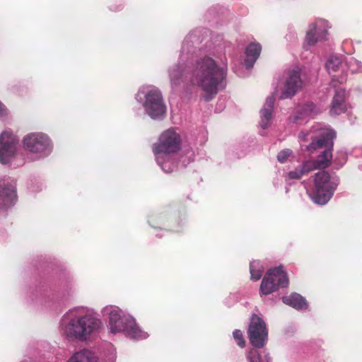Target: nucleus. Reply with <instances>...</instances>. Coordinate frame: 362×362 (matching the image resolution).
I'll return each mask as SVG.
<instances>
[{
    "label": "nucleus",
    "mask_w": 362,
    "mask_h": 362,
    "mask_svg": "<svg viewBox=\"0 0 362 362\" xmlns=\"http://www.w3.org/2000/svg\"><path fill=\"white\" fill-rule=\"evenodd\" d=\"M184 61L182 53L180 62L169 70L172 89L176 90L182 83L189 82L199 88L204 100L209 101L224 88L227 69L217 64L214 59L206 56L190 64H185Z\"/></svg>",
    "instance_id": "obj_1"
},
{
    "label": "nucleus",
    "mask_w": 362,
    "mask_h": 362,
    "mask_svg": "<svg viewBox=\"0 0 362 362\" xmlns=\"http://www.w3.org/2000/svg\"><path fill=\"white\" fill-rule=\"evenodd\" d=\"M101 326V320L92 309L75 307L62 316L60 331L68 339L86 341L96 333Z\"/></svg>",
    "instance_id": "obj_2"
},
{
    "label": "nucleus",
    "mask_w": 362,
    "mask_h": 362,
    "mask_svg": "<svg viewBox=\"0 0 362 362\" xmlns=\"http://www.w3.org/2000/svg\"><path fill=\"white\" fill-rule=\"evenodd\" d=\"M103 316L107 317L108 328L113 334L124 333L134 339H144L148 337L136 324L135 320L115 305H107L102 309Z\"/></svg>",
    "instance_id": "obj_3"
},
{
    "label": "nucleus",
    "mask_w": 362,
    "mask_h": 362,
    "mask_svg": "<svg viewBox=\"0 0 362 362\" xmlns=\"http://www.w3.org/2000/svg\"><path fill=\"white\" fill-rule=\"evenodd\" d=\"M180 136L173 129L164 131L153 146V152L157 163L165 173H171L176 168L173 155L180 149Z\"/></svg>",
    "instance_id": "obj_4"
},
{
    "label": "nucleus",
    "mask_w": 362,
    "mask_h": 362,
    "mask_svg": "<svg viewBox=\"0 0 362 362\" xmlns=\"http://www.w3.org/2000/svg\"><path fill=\"white\" fill-rule=\"evenodd\" d=\"M247 332L250 341L255 348L247 353L246 358L249 362H262L261 353L257 349L264 347L267 342L268 331L266 324L261 317L252 315Z\"/></svg>",
    "instance_id": "obj_5"
},
{
    "label": "nucleus",
    "mask_w": 362,
    "mask_h": 362,
    "mask_svg": "<svg viewBox=\"0 0 362 362\" xmlns=\"http://www.w3.org/2000/svg\"><path fill=\"white\" fill-rule=\"evenodd\" d=\"M338 184L337 177H331L326 171H320L315 175L314 188L310 197L315 203L324 205L331 199Z\"/></svg>",
    "instance_id": "obj_6"
},
{
    "label": "nucleus",
    "mask_w": 362,
    "mask_h": 362,
    "mask_svg": "<svg viewBox=\"0 0 362 362\" xmlns=\"http://www.w3.org/2000/svg\"><path fill=\"white\" fill-rule=\"evenodd\" d=\"M140 94L145 97L143 106L146 112L152 119L162 118L165 113L166 108L159 90L154 87H142L139 93V95Z\"/></svg>",
    "instance_id": "obj_7"
},
{
    "label": "nucleus",
    "mask_w": 362,
    "mask_h": 362,
    "mask_svg": "<svg viewBox=\"0 0 362 362\" xmlns=\"http://www.w3.org/2000/svg\"><path fill=\"white\" fill-rule=\"evenodd\" d=\"M334 137L335 133L332 129L317 127H313L306 132H301L298 136L301 141L312 140V142L307 146V149L310 151L321 148L324 146H332Z\"/></svg>",
    "instance_id": "obj_8"
},
{
    "label": "nucleus",
    "mask_w": 362,
    "mask_h": 362,
    "mask_svg": "<svg viewBox=\"0 0 362 362\" xmlns=\"http://www.w3.org/2000/svg\"><path fill=\"white\" fill-rule=\"evenodd\" d=\"M22 144L26 151L38 154L41 157L49 155L52 150L50 139L42 132L28 134L23 137Z\"/></svg>",
    "instance_id": "obj_9"
},
{
    "label": "nucleus",
    "mask_w": 362,
    "mask_h": 362,
    "mask_svg": "<svg viewBox=\"0 0 362 362\" xmlns=\"http://www.w3.org/2000/svg\"><path fill=\"white\" fill-rule=\"evenodd\" d=\"M288 284V279L282 267L270 269L262 281L260 293L262 295H269L279 287H286Z\"/></svg>",
    "instance_id": "obj_10"
},
{
    "label": "nucleus",
    "mask_w": 362,
    "mask_h": 362,
    "mask_svg": "<svg viewBox=\"0 0 362 362\" xmlns=\"http://www.w3.org/2000/svg\"><path fill=\"white\" fill-rule=\"evenodd\" d=\"M18 139L11 131L5 130L0 134V163L7 164L16 156Z\"/></svg>",
    "instance_id": "obj_11"
},
{
    "label": "nucleus",
    "mask_w": 362,
    "mask_h": 362,
    "mask_svg": "<svg viewBox=\"0 0 362 362\" xmlns=\"http://www.w3.org/2000/svg\"><path fill=\"white\" fill-rule=\"evenodd\" d=\"M361 66V62L353 57L346 59V63L344 64L342 57L337 55L331 56L326 62V69L328 73L333 76H335L338 71H344L345 67L349 69L351 73H354Z\"/></svg>",
    "instance_id": "obj_12"
},
{
    "label": "nucleus",
    "mask_w": 362,
    "mask_h": 362,
    "mask_svg": "<svg viewBox=\"0 0 362 362\" xmlns=\"http://www.w3.org/2000/svg\"><path fill=\"white\" fill-rule=\"evenodd\" d=\"M302 88V80L298 70L288 71L284 82L279 99L291 98Z\"/></svg>",
    "instance_id": "obj_13"
},
{
    "label": "nucleus",
    "mask_w": 362,
    "mask_h": 362,
    "mask_svg": "<svg viewBox=\"0 0 362 362\" xmlns=\"http://www.w3.org/2000/svg\"><path fill=\"white\" fill-rule=\"evenodd\" d=\"M16 201V187L8 177L0 179V209L13 206Z\"/></svg>",
    "instance_id": "obj_14"
},
{
    "label": "nucleus",
    "mask_w": 362,
    "mask_h": 362,
    "mask_svg": "<svg viewBox=\"0 0 362 362\" xmlns=\"http://www.w3.org/2000/svg\"><path fill=\"white\" fill-rule=\"evenodd\" d=\"M327 30L322 22L311 25L303 44V47L308 50L316 43L327 40Z\"/></svg>",
    "instance_id": "obj_15"
},
{
    "label": "nucleus",
    "mask_w": 362,
    "mask_h": 362,
    "mask_svg": "<svg viewBox=\"0 0 362 362\" xmlns=\"http://www.w3.org/2000/svg\"><path fill=\"white\" fill-rule=\"evenodd\" d=\"M274 102L275 98L273 95L267 97L263 107L260 110L259 125L263 129H267L272 124Z\"/></svg>",
    "instance_id": "obj_16"
},
{
    "label": "nucleus",
    "mask_w": 362,
    "mask_h": 362,
    "mask_svg": "<svg viewBox=\"0 0 362 362\" xmlns=\"http://www.w3.org/2000/svg\"><path fill=\"white\" fill-rule=\"evenodd\" d=\"M345 97L346 93L344 89L337 88L335 90V93L331 104V115H338L346 111Z\"/></svg>",
    "instance_id": "obj_17"
},
{
    "label": "nucleus",
    "mask_w": 362,
    "mask_h": 362,
    "mask_svg": "<svg viewBox=\"0 0 362 362\" xmlns=\"http://www.w3.org/2000/svg\"><path fill=\"white\" fill-rule=\"evenodd\" d=\"M320 112V110L313 103H308L298 107L293 116V122L298 123L300 120H305Z\"/></svg>",
    "instance_id": "obj_18"
},
{
    "label": "nucleus",
    "mask_w": 362,
    "mask_h": 362,
    "mask_svg": "<svg viewBox=\"0 0 362 362\" xmlns=\"http://www.w3.org/2000/svg\"><path fill=\"white\" fill-rule=\"evenodd\" d=\"M262 47L259 44L251 43L246 48L244 64L247 69H251L259 56Z\"/></svg>",
    "instance_id": "obj_19"
},
{
    "label": "nucleus",
    "mask_w": 362,
    "mask_h": 362,
    "mask_svg": "<svg viewBox=\"0 0 362 362\" xmlns=\"http://www.w3.org/2000/svg\"><path fill=\"white\" fill-rule=\"evenodd\" d=\"M282 300L285 304L297 310L306 309L308 308L305 298L296 293H292L289 296L283 297Z\"/></svg>",
    "instance_id": "obj_20"
},
{
    "label": "nucleus",
    "mask_w": 362,
    "mask_h": 362,
    "mask_svg": "<svg viewBox=\"0 0 362 362\" xmlns=\"http://www.w3.org/2000/svg\"><path fill=\"white\" fill-rule=\"evenodd\" d=\"M68 362H98V357L91 351L83 349L74 354Z\"/></svg>",
    "instance_id": "obj_21"
},
{
    "label": "nucleus",
    "mask_w": 362,
    "mask_h": 362,
    "mask_svg": "<svg viewBox=\"0 0 362 362\" xmlns=\"http://www.w3.org/2000/svg\"><path fill=\"white\" fill-rule=\"evenodd\" d=\"M332 146H324L322 148H326L325 151L322 152L320 155L318 156L317 158L315 161L316 164L319 168H325L328 167L331 164L332 160Z\"/></svg>",
    "instance_id": "obj_22"
},
{
    "label": "nucleus",
    "mask_w": 362,
    "mask_h": 362,
    "mask_svg": "<svg viewBox=\"0 0 362 362\" xmlns=\"http://www.w3.org/2000/svg\"><path fill=\"white\" fill-rule=\"evenodd\" d=\"M264 272V267L259 261H252L250 264V278L253 281L260 279Z\"/></svg>",
    "instance_id": "obj_23"
},
{
    "label": "nucleus",
    "mask_w": 362,
    "mask_h": 362,
    "mask_svg": "<svg viewBox=\"0 0 362 362\" xmlns=\"http://www.w3.org/2000/svg\"><path fill=\"white\" fill-rule=\"evenodd\" d=\"M319 168L317 164H316L315 160H307L304 162L300 168L301 171L303 175H307L310 172Z\"/></svg>",
    "instance_id": "obj_24"
},
{
    "label": "nucleus",
    "mask_w": 362,
    "mask_h": 362,
    "mask_svg": "<svg viewBox=\"0 0 362 362\" xmlns=\"http://www.w3.org/2000/svg\"><path fill=\"white\" fill-rule=\"evenodd\" d=\"M291 150L284 149L278 153L277 159L280 163H284L288 160V159L291 156Z\"/></svg>",
    "instance_id": "obj_25"
},
{
    "label": "nucleus",
    "mask_w": 362,
    "mask_h": 362,
    "mask_svg": "<svg viewBox=\"0 0 362 362\" xmlns=\"http://www.w3.org/2000/svg\"><path fill=\"white\" fill-rule=\"evenodd\" d=\"M303 175H304L300 168V169H295L293 170L288 172L286 174V177L289 180H298V179H300Z\"/></svg>",
    "instance_id": "obj_26"
},
{
    "label": "nucleus",
    "mask_w": 362,
    "mask_h": 362,
    "mask_svg": "<svg viewBox=\"0 0 362 362\" xmlns=\"http://www.w3.org/2000/svg\"><path fill=\"white\" fill-rule=\"evenodd\" d=\"M234 339L238 340V345L240 347H243L245 345V341L243 337V334L240 330L235 329L233 333Z\"/></svg>",
    "instance_id": "obj_27"
},
{
    "label": "nucleus",
    "mask_w": 362,
    "mask_h": 362,
    "mask_svg": "<svg viewBox=\"0 0 362 362\" xmlns=\"http://www.w3.org/2000/svg\"><path fill=\"white\" fill-rule=\"evenodd\" d=\"M8 110L6 106L0 101V117L8 115Z\"/></svg>",
    "instance_id": "obj_28"
},
{
    "label": "nucleus",
    "mask_w": 362,
    "mask_h": 362,
    "mask_svg": "<svg viewBox=\"0 0 362 362\" xmlns=\"http://www.w3.org/2000/svg\"><path fill=\"white\" fill-rule=\"evenodd\" d=\"M115 353L112 350L109 353L108 356H107V360L105 361V362H115Z\"/></svg>",
    "instance_id": "obj_29"
},
{
    "label": "nucleus",
    "mask_w": 362,
    "mask_h": 362,
    "mask_svg": "<svg viewBox=\"0 0 362 362\" xmlns=\"http://www.w3.org/2000/svg\"><path fill=\"white\" fill-rule=\"evenodd\" d=\"M264 356L265 362H272V358L269 356V354L267 352H265V351L264 352Z\"/></svg>",
    "instance_id": "obj_30"
},
{
    "label": "nucleus",
    "mask_w": 362,
    "mask_h": 362,
    "mask_svg": "<svg viewBox=\"0 0 362 362\" xmlns=\"http://www.w3.org/2000/svg\"><path fill=\"white\" fill-rule=\"evenodd\" d=\"M21 362H32L30 358H25Z\"/></svg>",
    "instance_id": "obj_31"
},
{
    "label": "nucleus",
    "mask_w": 362,
    "mask_h": 362,
    "mask_svg": "<svg viewBox=\"0 0 362 362\" xmlns=\"http://www.w3.org/2000/svg\"><path fill=\"white\" fill-rule=\"evenodd\" d=\"M344 80V78H341V82H342Z\"/></svg>",
    "instance_id": "obj_32"
}]
</instances>
